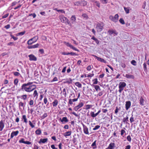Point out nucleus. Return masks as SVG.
<instances>
[{
	"instance_id": "nucleus-1",
	"label": "nucleus",
	"mask_w": 149,
	"mask_h": 149,
	"mask_svg": "<svg viewBox=\"0 0 149 149\" xmlns=\"http://www.w3.org/2000/svg\"><path fill=\"white\" fill-rule=\"evenodd\" d=\"M33 83V82H28L27 83L23 84L21 86V89L23 91H25L27 92L32 91L36 88V85H32Z\"/></svg>"
},
{
	"instance_id": "nucleus-2",
	"label": "nucleus",
	"mask_w": 149,
	"mask_h": 149,
	"mask_svg": "<svg viewBox=\"0 0 149 149\" xmlns=\"http://www.w3.org/2000/svg\"><path fill=\"white\" fill-rule=\"evenodd\" d=\"M104 26V24L102 23H98L96 27V29L97 32H100L103 29Z\"/></svg>"
},
{
	"instance_id": "nucleus-3",
	"label": "nucleus",
	"mask_w": 149,
	"mask_h": 149,
	"mask_svg": "<svg viewBox=\"0 0 149 149\" xmlns=\"http://www.w3.org/2000/svg\"><path fill=\"white\" fill-rule=\"evenodd\" d=\"M59 19L62 22L69 24L70 22L69 20L63 15H60L59 16Z\"/></svg>"
},
{
	"instance_id": "nucleus-4",
	"label": "nucleus",
	"mask_w": 149,
	"mask_h": 149,
	"mask_svg": "<svg viewBox=\"0 0 149 149\" xmlns=\"http://www.w3.org/2000/svg\"><path fill=\"white\" fill-rule=\"evenodd\" d=\"M38 36H35L33 38L29 39L27 41V44L29 45H30L34 43L37 41L38 39Z\"/></svg>"
},
{
	"instance_id": "nucleus-5",
	"label": "nucleus",
	"mask_w": 149,
	"mask_h": 149,
	"mask_svg": "<svg viewBox=\"0 0 149 149\" xmlns=\"http://www.w3.org/2000/svg\"><path fill=\"white\" fill-rule=\"evenodd\" d=\"M109 34L111 36L112 34H114L116 35H117L118 34V32H117L116 30H113V29H109L108 31Z\"/></svg>"
},
{
	"instance_id": "nucleus-6",
	"label": "nucleus",
	"mask_w": 149,
	"mask_h": 149,
	"mask_svg": "<svg viewBox=\"0 0 149 149\" xmlns=\"http://www.w3.org/2000/svg\"><path fill=\"white\" fill-rule=\"evenodd\" d=\"M83 126L84 133L86 134H89V133L88 128L84 124H83Z\"/></svg>"
},
{
	"instance_id": "nucleus-7",
	"label": "nucleus",
	"mask_w": 149,
	"mask_h": 149,
	"mask_svg": "<svg viewBox=\"0 0 149 149\" xmlns=\"http://www.w3.org/2000/svg\"><path fill=\"white\" fill-rule=\"evenodd\" d=\"M92 56L95 57L98 61L102 62H103L104 63H106V61H105L104 59L98 57L96 56L95 55H92Z\"/></svg>"
},
{
	"instance_id": "nucleus-8",
	"label": "nucleus",
	"mask_w": 149,
	"mask_h": 149,
	"mask_svg": "<svg viewBox=\"0 0 149 149\" xmlns=\"http://www.w3.org/2000/svg\"><path fill=\"white\" fill-rule=\"evenodd\" d=\"M29 60L31 61H36L37 60L36 57L33 54L29 55Z\"/></svg>"
},
{
	"instance_id": "nucleus-9",
	"label": "nucleus",
	"mask_w": 149,
	"mask_h": 149,
	"mask_svg": "<svg viewBox=\"0 0 149 149\" xmlns=\"http://www.w3.org/2000/svg\"><path fill=\"white\" fill-rule=\"evenodd\" d=\"M131 105V103L130 101H128L126 102L125 109L127 110H128L130 107Z\"/></svg>"
},
{
	"instance_id": "nucleus-10",
	"label": "nucleus",
	"mask_w": 149,
	"mask_h": 149,
	"mask_svg": "<svg viewBox=\"0 0 149 149\" xmlns=\"http://www.w3.org/2000/svg\"><path fill=\"white\" fill-rule=\"evenodd\" d=\"M4 127V121L1 120L0 121V132L3 130Z\"/></svg>"
},
{
	"instance_id": "nucleus-11",
	"label": "nucleus",
	"mask_w": 149,
	"mask_h": 149,
	"mask_svg": "<svg viewBox=\"0 0 149 149\" xmlns=\"http://www.w3.org/2000/svg\"><path fill=\"white\" fill-rule=\"evenodd\" d=\"M126 84L125 82H120L119 84V88L124 89V87L126 86Z\"/></svg>"
},
{
	"instance_id": "nucleus-12",
	"label": "nucleus",
	"mask_w": 149,
	"mask_h": 149,
	"mask_svg": "<svg viewBox=\"0 0 149 149\" xmlns=\"http://www.w3.org/2000/svg\"><path fill=\"white\" fill-rule=\"evenodd\" d=\"M115 143H111L109 144L108 147L105 149H113L115 146Z\"/></svg>"
},
{
	"instance_id": "nucleus-13",
	"label": "nucleus",
	"mask_w": 149,
	"mask_h": 149,
	"mask_svg": "<svg viewBox=\"0 0 149 149\" xmlns=\"http://www.w3.org/2000/svg\"><path fill=\"white\" fill-rule=\"evenodd\" d=\"M39 45V44L37 43L36 45H31V46H28L27 47L29 49H32V48H37L38 47Z\"/></svg>"
},
{
	"instance_id": "nucleus-14",
	"label": "nucleus",
	"mask_w": 149,
	"mask_h": 149,
	"mask_svg": "<svg viewBox=\"0 0 149 149\" xmlns=\"http://www.w3.org/2000/svg\"><path fill=\"white\" fill-rule=\"evenodd\" d=\"M60 120L63 123H63L64 122L65 123H66L68 121V119L66 117H63L62 119H61L60 118Z\"/></svg>"
},
{
	"instance_id": "nucleus-15",
	"label": "nucleus",
	"mask_w": 149,
	"mask_h": 149,
	"mask_svg": "<svg viewBox=\"0 0 149 149\" xmlns=\"http://www.w3.org/2000/svg\"><path fill=\"white\" fill-rule=\"evenodd\" d=\"M72 80L71 78L67 79L65 81L63 82L64 83H67L68 84H71L72 83Z\"/></svg>"
},
{
	"instance_id": "nucleus-16",
	"label": "nucleus",
	"mask_w": 149,
	"mask_h": 149,
	"mask_svg": "<svg viewBox=\"0 0 149 149\" xmlns=\"http://www.w3.org/2000/svg\"><path fill=\"white\" fill-rule=\"evenodd\" d=\"M48 141V139L47 138L45 139H40V141H39L38 143H45L47 142Z\"/></svg>"
},
{
	"instance_id": "nucleus-17",
	"label": "nucleus",
	"mask_w": 149,
	"mask_h": 149,
	"mask_svg": "<svg viewBox=\"0 0 149 149\" xmlns=\"http://www.w3.org/2000/svg\"><path fill=\"white\" fill-rule=\"evenodd\" d=\"M125 77L128 79H133L134 78V75H130L128 74H126Z\"/></svg>"
},
{
	"instance_id": "nucleus-18",
	"label": "nucleus",
	"mask_w": 149,
	"mask_h": 149,
	"mask_svg": "<svg viewBox=\"0 0 149 149\" xmlns=\"http://www.w3.org/2000/svg\"><path fill=\"white\" fill-rule=\"evenodd\" d=\"M76 20V17L75 15H72L71 18V21L72 24H74Z\"/></svg>"
},
{
	"instance_id": "nucleus-19",
	"label": "nucleus",
	"mask_w": 149,
	"mask_h": 149,
	"mask_svg": "<svg viewBox=\"0 0 149 149\" xmlns=\"http://www.w3.org/2000/svg\"><path fill=\"white\" fill-rule=\"evenodd\" d=\"M87 4V2L85 1H80V5L82 6H85Z\"/></svg>"
},
{
	"instance_id": "nucleus-20",
	"label": "nucleus",
	"mask_w": 149,
	"mask_h": 149,
	"mask_svg": "<svg viewBox=\"0 0 149 149\" xmlns=\"http://www.w3.org/2000/svg\"><path fill=\"white\" fill-rule=\"evenodd\" d=\"M71 133L72 132L71 131H68L64 133L63 135L65 137H67V136L70 135L71 134Z\"/></svg>"
},
{
	"instance_id": "nucleus-21",
	"label": "nucleus",
	"mask_w": 149,
	"mask_h": 149,
	"mask_svg": "<svg viewBox=\"0 0 149 149\" xmlns=\"http://www.w3.org/2000/svg\"><path fill=\"white\" fill-rule=\"evenodd\" d=\"M58 104V101L57 100H55L52 102V104L53 107H56Z\"/></svg>"
},
{
	"instance_id": "nucleus-22",
	"label": "nucleus",
	"mask_w": 149,
	"mask_h": 149,
	"mask_svg": "<svg viewBox=\"0 0 149 149\" xmlns=\"http://www.w3.org/2000/svg\"><path fill=\"white\" fill-rule=\"evenodd\" d=\"M33 95L34 97H36V98H38V95L37 91L36 90H35L34 91Z\"/></svg>"
},
{
	"instance_id": "nucleus-23",
	"label": "nucleus",
	"mask_w": 149,
	"mask_h": 149,
	"mask_svg": "<svg viewBox=\"0 0 149 149\" xmlns=\"http://www.w3.org/2000/svg\"><path fill=\"white\" fill-rule=\"evenodd\" d=\"M22 119L24 120V122L26 123H27V119L26 118V115H23L22 117Z\"/></svg>"
},
{
	"instance_id": "nucleus-24",
	"label": "nucleus",
	"mask_w": 149,
	"mask_h": 149,
	"mask_svg": "<svg viewBox=\"0 0 149 149\" xmlns=\"http://www.w3.org/2000/svg\"><path fill=\"white\" fill-rule=\"evenodd\" d=\"M140 103V104L142 106H143L144 105V99L143 98L141 97L139 100Z\"/></svg>"
},
{
	"instance_id": "nucleus-25",
	"label": "nucleus",
	"mask_w": 149,
	"mask_h": 149,
	"mask_svg": "<svg viewBox=\"0 0 149 149\" xmlns=\"http://www.w3.org/2000/svg\"><path fill=\"white\" fill-rule=\"evenodd\" d=\"M85 109L86 110H88L89 109L91 108L92 107L93 105H86L85 106Z\"/></svg>"
},
{
	"instance_id": "nucleus-26",
	"label": "nucleus",
	"mask_w": 149,
	"mask_h": 149,
	"mask_svg": "<svg viewBox=\"0 0 149 149\" xmlns=\"http://www.w3.org/2000/svg\"><path fill=\"white\" fill-rule=\"evenodd\" d=\"M96 141L95 140L91 145V146L93 147V149L96 148H97V146L96 145Z\"/></svg>"
},
{
	"instance_id": "nucleus-27",
	"label": "nucleus",
	"mask_w": 149,
	"mask_h": 149,
	"mask_svg": "<svg viewBox=\"0 0 149 149\" xmlns=\"http://www.w3.org/2000/svg\"><path fill=\"white\" fill-rule=\"evenodd\" d=\"M95 87V89L96 91H98V90L100 91L101 89L100 88V87L98 85H93Z\"/></svg>"
},
{
	"instance_id": "nucleus-28",
	"label": "nucleus",
	"mask_w": 149,
	"mask_h": 149,
	"mask_svg": "<svg viewBox=\"0 0 149 149\" xmlns=\"http://www.w3.org/2000/svg\"><path fill=\"white\" fill-rule=\"evenodd\" d=\"M76 86L78 87L79 88H81L82 85L79 82H76L75 84Z\"/></svg>"
},
{
	"instance_id": "nucleus-29",
	"label": "nucleus",
	"mask_w": 149,
	"mask_h": 149,
	"mask_svg": "<svg viewBox=\"0 0 149 149\" xmlns=\"http://www.w3.org/2000/svg\"><path fill=\"white\" fill-rule=\"evenodd\" d=\"M41 133V130L40 129H38L35 131V133L38 135H40Z\"/></svg>"
},
{
	"instance_id": "nucleus-30",
	"label": "nucleus",
	"mask_w": 149,
	"mask_h": 149,
	"mask_svg": "<svg viewBox=\"0 0 149 149\" xmlns=\"http://www.w3.org/2000/svg\"><path fill=\"white\" fill-rule=\"evenodd\" d=\"M29 104L31 106V107H32L34 104V101L32 100H30L29 103Z\"/></svg>"
},
{
	"instance_id": "nucleus-31",
	"label": "nucleus",
	"mask_w": 149,
	"mask_h": 149,
	"mask_svg": "<svg viewBox=\"0 0 149 149\" xmlns=\"http://www.w3.org/2000/svg\"><path fill=\"white\" fill-rule=\"evenodd\" d=\"M25 33V31H24L18 33L17 34V36H22L24 35Z\"/></svg>"
},
{
	"instance_id": "nucleus-32",
	"label": "nucleus",
	"mask_w": 149,
	"mask_h": 149,
	"mask_svg": "<svg viewBox=\"0 0 149 149\" xmlns=\"http://www.w3.org/2000/svg\"><path fill=\"white\" fill-rule=\"evenodd\" d=\"M19 80L18 79H15L14 81V84L16 86H17V84L18 83Z\"/></svg>"
},
{
	"instance_id": "nucleus-33",
	"label": "nucleus",
	"mask_w": 149,
	"mask_h": 149,
	"mask_svg": "<svg viewBox=\"0 0 149 149\" xmlns=\"http://www.w3.org/2000/svg\"><path fill=\"white\" fill-rule=\"evenodd\" d=\"M124 10L126 12V13L127 14H128L129 13V9L128 8H126L125 7H124Z\"/></svg>"
},
{
	"instance_id": "nucleus-34",
	"label": "nucleus",
	"mask_w": 149,
	"mask_h": 149,
	"mask_svg": "<svg viewBox=\"0 0 149 149\" xmlns=\"http://www.w3.org/2000/svg\"><path fill=\"white\" fill-rule=\"evenodd\" d=\"M128 121V117L127 116L126 117L123 118V121L124 122H127Z\"/></svg>"
},
{
	"instance_id": "nucleus-35",
	"label": "nucleus",
	"mask_w": 149,
	"mask_h": 149,
	"mask_svg": "<svg viewBox=\"0 0 149 149\" xmlns=\"http://www.w3.org/2000/svg\"><path fill=\"white\" fill-rule=\"evenodd\" d=\"M84 105V104L83 102H80L79 104L77 106L78 107L79 109L82 107Z\"/></svg>"
},
{
	"instance_id": "nucleus-36",
	"label": "nucleus",
	"mask_w": 149,
	"mask_h": 149,
	"mask_svg": "<svg viewBox=\"0 0 149 149\" xmlns=\"http://www.w3.org/2000/svg\"><path fill=\"white\" fill-rule=\"evenodd\" d=\"M119 21L120 23L122 24H125L124 20L122 18H120Z\"/></svg>"
},
{
	"instance_id": "nucleus-37",
	"label": "nucleus",
	"mask_w": 149,
	"mask_h": 149,
	"mask_svg": "<svg viewBox=\"0 0 149 149\" xmlns=\"http://www.w3.org/2000/svg\"><path fill=\"white\" fill-rule=\"evenodd\" d=\"M143 68L145 72H146L147 70V65L145 63L143 64Z\"/></svg>"
},
{
	"instance_id": "nucleus-38",
	"label": "nucleus",
	"mask_w": 149,
	"mask_h": 149,
	"mask_svg": "<svg viewBox=\"0 0 149 149\" xmlns=\"http://www.w3.org/2000/svg\"><path fill=\"white\" fill-rule=\"evenodd\" d=\"M64 43L67 46L69 47L70 48H71L72 47V45L70 44L68 42H64Z\"/></svg>"
},
{
	"instance_id": "nucleus-39",
	"label": "nucleus",
	"mask_w": 149,
	"mask_h": 149,
	"mask_svg": "<svg viewBox=\"0 0 149 149\" xmlns=\"http://www.w3.org/2000/svg\"><path fill=\"white\" fill-rule=\"evenodd\" d=\"M29 125L32 128H33L34 127L35 125H34L33 124H32L31 121H29Z\"/></svg>"
},
{
	"instance_id": "nucleus-40",
	"label": "nucleus",
	"mask_w": 149,
	"mask_h": 149,
	"mask_svg": "<svg viewBox=\"0 0 149 149\" xmlns=\"http://www.w3.org/2000/svg\"><path fill=\"white\" fill-rule=\"evenodd\" d=\"M93 81H94L93 83V84H97L98 81L97 79V78H95L93 80Z\"/></svg>"
},
{
	"instance_id": "nucleus-41",
	"label": "nucleus",
	"mask_w": 149,
	"mask_h": 149,
	"mask_svg": "<svg viewBox=\"0 0 149 149\" xmlns=\"http://www.w3.org/2000/svg\"><path fill=\"white\" fill-rule=\"evenodd\" d=\"M133 114H132V116L130 118V121L131 122V123H132V122H133L134 121V118L133 117Z\"/></svg>"
},
{
	"instance_id": "nucleus-42",
	"label": "nucleus",
	"mask_w": 149,
	"mask_h": 149,
	"mask_svg": "<svg viewBox=\"0 0 149 149\" xmlns=\"http://www.w3.org/2000/svg\"><path fill=\"white\" fill-rule=\"evenodd\" d=\"M127 140L130 142L132 140L131 136L130 135H128L127 136Z\"/></svg>"
},
{
	"instance_id": "nucleus-43",
	"label": "nucleus",
	"mask_w": 149,
	"mask_h": 149,
	"mask_svg": "<svg viewBox=\"0 0 149 149\" xmlns=\"http://www.w3.org/2000/svg\"><path fill=\"white\" fill-rule=\"evenodd\" d=\"M24 140V138H22L19 141V142L21 143H22L25 144V141Z\"/></svg>"
},
{
	"instance_id": "nucleus-44",
	"label": "nucleus",
	"mask_w": 149,
	"mask_h": 149,
	"mask_svg": "<svg viewBox=\"0 0 149 149\" xmlns=\"http://www.w3.org/2000/svg\"><path fill=\"white\" fill-rule=\"evenodd\" d=\"M100 126L99 125H97L95 126V127L93 129V130H95L99 128H100Z\"/></svg>"
},
{
	"instance_id": "nucleus-45",
	"label": "nucleus",
	"mask_w": 149,
	"mask_h": 149,
	"mask_svg": "<svg viewBox=\"0 0 149 149\" xmlns=\"http://www.w3.org/2000/svg\"><path fill=\"white\" fill-rule=\"evenodd\" d=\"M27 95H24L21 96V97H22V99L24 100H26L27 98Z\"/></svg>"
},
{
	"instance_id": "nucleus-46",
	"label": "nucleus",
	"mask_w": 149,
	"mask_h": 149,
	"mask_svg": "<svg viewBox=\"0 0 149 149\" xmlns=\"http://www.w3.org/2000/svg\"><path fill=\"white\" fill-rule=\"evenodd\" d=\"M136 61H135L134 60H132L131 61V63L132 65H136Z\"/></svg>"
},
{
	"instance_id": "nucleus-47",
	"label": "nucleus",
	"mask_w": 149,
	"mask_h": 149,
	"mask_svg": "<svg viewBox=\"0 0 149 149\" xmlns=\"http://www.w3.org/2000/svg\"><path fill=\"white\" fill-rule=\"evenodd\" d=\"M95 5L97 6L99 8H100V3L97 1H96L95 2Z\"/></svg>"
},
{
	"instance_id": "nucleus-48",
	"label": "nucleus",
	"mask_w": 149,
	"mask_h": 149,
	"mask_svg": "<svg viewBox=\"0 0 149 149\" xmlns=\"http://www.w3.org/2000/svg\"><path fill=\"white\" fill-rule=\"evenodd\" d=\"M74 6H78L80 5V1H77L74 3Z\"/></svg>"
},
{
	"instance_id": "nucleus-49",
	"label": "nucleus",
	"mask_w": 149,
	"mask_h": 149,
	"mask_svg": "<svg viewBox=\"0 0 149 149\" xmlns=\"http://www.w3.org/2000/svg\"><path fill=\"white\" fill-rule=\"evenodd\" d=\"M14 134V135L15 136H17L19 133V132L18 131H17L15 132H12Z\"/></svg>"
},
{
	"instance_id": "nucleus-50",
	"label": "nucleus",
	"mask_w": 149,
	"mask_h": 149,
	"mask_svg": "<svg viewBox=\"0 0 149 149\" xmlns=\"http://www.w3.org/2000/svg\"><path fill=\"white\" fill-rule=\"evenodd\" d=\"M63 94L64 95L65 97L66 96V89L65 88H64L63 91Z\"/></svg>"
},
{
	"instance_id": "nucleus-51",
	"label": "nucleus",
	"mask_w": 149,
	"mask_h": 149,
	"mask_svg": "<svg viewBox=\"0 0 149 149\" xmlns=\"http://www.w3.org/2000/svg\"><path fill=\"white\" fill-rule=\"evenodd\" d=\"M91 116L93 118L95 117V114L93 112H91L90 113Z\"/></svg>"
},
{
	"instance_id": "nucleus-52",
	"label": "nucleus",
	"mask_w": 149,
	"mask_h": 149,
	"mask_svg": "<svg viewBox=\"0 0 149 149\" xmlns=\"http://www.w3.org/2000/svg\"><path fill=\"white\" fill-rule=\"evenodd\" d=\"M14 74L16 76H18L20 75V74L18 72H14Z\"/></svg>"
},
{
	"instance_id": "nucleus-53",
	"label": "nucleus",
	"mask_w": 149,
	"mask_h": 149,
	"mask_svg": "<svg viewBox=\"0 0 149 149\" xmlns=\"http://www.w3.org/2000/svg\"><path fill=\"white\" fill-rule=\"evenodd\" d=\"M71 48L72 49L74 50H75L76 51H78V52H79V50L78 49H77V48H76L74 46H73L72 45V47H71Z\"/></svg>"
},
{
	"instance_id": "nucleus-54",
	"label": "nucleus",
	"mask_w": 149,
	"mask_h": 149,
	"mask_svg": "<svg viewBox=\"0 0 149 149\" xmlns=\"http://www.w3.org/2000/svg\"><path fill=\"white\" fill-rule=\"evenodd\" d=\"M71 48L72 49L74 50H75L76 51H78V52H79V50L78 49H77V48H76L74 46H73L72 45V47H71Z\"/></svg>"
},
{
	"instance_id": "nucleus-55",
	"label": "nucleus",
	"mask_w": 149,
	"mask_h": 149,
	"mask_svg": "<svg viewBox=\"0 0 149 149\" xmlns=\"http://www.w3.org/2000/svg\"><path fill=\"white\" fill-rule=\"evenodd\" d=\"M10 36L11 37L13 38L14 40H16L17 39V38L16 37H14L13 35H11Z\"/></svg>"
},
{
	"instance_id": "nucleus-56",
	"label": "nucleus",
	"mask_w": 149,
	"mask_h": 149,
	"mask_svg": "<svg viewBox=\"0 0 149 149\" xmlns=\"http://www.w3.org/2000/svg\"><path fill=\"white\" fill-rule=\"evenodd\" d=\"M114 17L116 20L118 21L119 17V16L118 14H116L114 16Z\"/></svg>"
},
{
	"instance_id": "nucleus-57",
	"label": "nucleus",
	"mask_w": 149,
	"mask_h": 149,
	"mask_svg": "<svg viewBox=\"0 0 149 149\" xmlns=\"http://www.w3.org/2000/svg\"><path fill=\"white\" fill-rule=\"evenodd\" d=\"M47 116V113H45L43 114V115L42 116V119H43L45 118Z\"/></svg>"
},
{
	"instance_id": "nucleus-58",
	"label": "nucleus",
	"mask_w": 149,
	"mask_h": 149,
	"mask_svg": "<svg viewBox=\"0 0 149 149\" xmlns=\"http://www.w3.org/2000/svg\"><path fill=\"white\" fill-rule=\"evenodd\" d=\"M10 27V25L9 24H7L4 26V28L6 29H8Z\"/></svg>"
},
{
	"instance_id": "nucleus-59",
	"label": "nucleus",
	"mask_w": 149,
	"mask_h": 149,
	"mask_svg": "<svg viewBox=\"0 0 149 149\" xmlns=\"http://www.w3.org/2000/svg\"><path fill=\"white\" fill-rule=\"evenodd\" d=\"M44 102L45 104H46L47 102V99L46 97H45L44 100Z\"/></svg>"
},
{
	"instance_id": "nucleus-60",
	"label": "nucleus",
	"mask_w": 149,
	"mask_h": 149,
	"mask_svg": "<svg viewBox=\"0 0 149 149\" xmlns=\"http://www.w3.org/2000/svg\"><path fill=\"white\" fill-rule=\"evenodd\" d=\"M29 15L30 16H32L34 18L36 17V15L35 13L33 14H30Z\"/></svg>"
},
{
	"instance_id": "nucleus-61",
	"label": "nucleus",
	"mask_w": 149,
	"mask_h": 149,
	"mask_svg": "<svg viewBox=\"0 0 149 149\" xmlns=\"http://www.w3.org/2000/svg\"><path fill=\"white\" fill-rule=\"evenodd\" d=\"M19 107L21 106L22 107H23L24 106V103L22 102H19Z\"/></svg>"
},
{
	"instance_id": "nucleus-62",
	"label": "nucleus",
	"mask_w": 149,
	"mask_h": 149,
	"mask_svg": "<svg viewBox=\"0 0 149 149\" xmlns=\"http://www.w3.org/2000/svg\"><path fill=\"white\" fill-rule=\"evenodd\" d=\"M9 15V13H7L5 15L3 16L2 18H6Z\"/></svg>"
},
{
	"instance_id": "nucleus-63",
	"label": "nucleus",
	"mask_w": 149,
	"mask_h": 149,
	"mask_svg": "<svg viewBox=\"0 0 149 149\" xmlns=\"http://www.w3.org/2000/svg\"><path fill=\"white\" fill-rule=\"evenodd\" d=\"M39 148V147L38 146L36 145H34V149H38Z\"/></svg>"
},
{
	"instance_id": "nucleus-64",
	"label": "nucleus",
	"mask_w": 149,
	"mask_h": 149,
	"mask_svg": "<svg viewBox=\"0 0 149 149\" xmlns=\"http://www.w3.org/2000/svg\"><path fill=\"white\" fill-rule=\"evenodd\" d=\"M131 148V146L130 145H127L125 147V149H130Z\"/></svg>"
}]
</instances>
